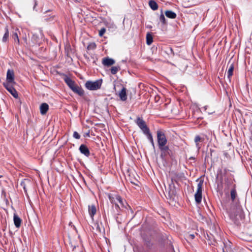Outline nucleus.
Instances as JSON below:
<instances>
[{
  "label": "nucleus",
  "mask_w": 252,
  "mask_h": 252,
  "mask_svg": "<svg viewBox=\"0 0 252 252\" xmlns=\"http://www.w3.org/2000/svg\"><path fill=\"white\" fill-rule=\"evenodd\" d=\"M229 217L234 223L237 225H239L241 221L244 219L245 215L239 203H236V205L231 206L229 211Z\"/></svg>",
  "instance_id": "f257e3e1"
},
{
  "label": "nucleus",
  "mask_w": 252,
  "mask_h": 252,
  "mask_svg": "<svg viewBox=\"0 0 252 252\" xmlns=\"http://www.w3.org/2000/svg\"><path fill=\"white\" fill-rule=\"evenodd\" d=\"M109 199L111 203L115 204V207L121 209V208H125V204H126V201L123 200L122 198L119 195H116L115 197H111L109 196Z\"/></svg>",
  "instance_id": "f03ea898"
},
{
  "label": "nucleus",
  "mask_w": 252,
  "mask_h": 252,
  "mask_svg": "<svg viewBox=\"0 0 252 252\" xmlns=\"http://www.w3.org/2000/svg\"><path fill=\"white\" fill-rule=\"evenodd\" d=\"M197 181H199V183L197 184V191L194 195V197L196 202L199 204L202 200V192L203 181L202 180L199 181V179H197Z\"/></svg>",
  "instance_id": "7ed1b4c3"
},
{
  "label": "nucleus",
  "mask_w": 252,
  "mask_h": 252,
  "mask_svg": "<svg viewBox=\"0 0 252 252\" xmlns=\"http://www.w3.org/2000/svg\"><path fill=\"white\" fill-rule=\"evenodd\" d=\"M101 83V81L100 80H96L94 82L88 81L85 83V87L90 90H96L100 88Z\"/></svg>",
  "instance_id": "20e7f679"
},
{
  "label": "nucleus",
  "mask_w": 252,
  "mask_h": 252,
  "mask_svg": "<svg viewBox=\"0 0 252 252\" xmlns=\"http://www.w3.org/2000/svg\"><path fill=\"white\" fill-rule=\"evenodd\" d=\"M157 134L158 147L166 145L167 143V140L164 133L161 130H158Z\"/></svg>",
  "instance_id": "39448f33"
},
{
  "label": "nucleus",
  "mask_w": 252,
  "mask_h": 252,
  "mask_svg": "<svg viewBox=\"0 0 252 252\" xmlns=\"http://www.w3.org/2000/svg\"><path fill=\"white\" fill-rule=\"evenodd\" d=\"M14 71L12 69H8L6 73V82L3 84H16V82L14 81Z\"/></svg>",
  "instance_id": "423d86ee"
},
{
  "label": "nucleus",
  "mask_w": 252,
  "mask_h": 252,
  "mask_svg": "<svg viewBox=\"0 0 252 252\" xmlns=\"http://www.w3.org/2000/svg\"><path fill=\"white\" fill-rule=\"evenodd\" d=\"M159 150L161 151L160 157L162 158H165L167 156H171L172 155V152L171 150L169 149V148L166 145L165 146H162L158 147Z\"/></svg>",
  "instance_id": "0eeeda50"
},
{
  "label": "nucleus",
  "mask_w": 252,
  "mask_h": 252,
  "mask_svg": "<svg viewBox=\"0 0 252 252\" xmlns=\"http://www.w3.org/2000/svg\"><path fill=\"white\" fill-rule=\"evenodd\" d=\"M135 123L137 125V126L139 127V128L142 130V131L143 132V133L148 129L149 128L146 125L145 121L143 120L142 118H141L140 117H138L136 119V120L135 121Z\"/></svg>",
  "instance_id": "6e6552de"
},
{
  "label": "nucleus",
  "mask_w": 252,
  "mask_h": 252,
  "mask_svg": "<svg viewBox=\"0 0 252 252\" xmlns=\"http://www.w3.org/2000/svg\"><path fill=\"white\" fill-rule=\"evenodd\" d=\"M5 89L11 94V95L15 98H18V92L14 89L13 85L14 84H3Z\"/></svg>",
  "instance_id": "1a4fd4ad"
},
{
  "label": "nucleus",
  "mask_w": 252,
  "mask_h": 252,
  "mask_svg": "<svg viewBox=\"0 0 252 252\" xmlns=\"http://www.w3.org/2000/svg\"><path fill=\"white\" fill-rule=\"evenodd\" d=\"M224 181V185L225 187L224 190H227V191L230 187L233 188V185H235L233 183L234 180H233L230 178L225 177Z\"/></svg>",
  "instance_id": "9d476101"
},
{
  "label": "nucleus",
  "mask_w": 252,
  "mask_h": 252,
  "mask_svg": "<svg viewBox=\"0 0 252 252\" xmlns=\"http://www.w3.org/2000/svg\"><path fill=\"white\" fill-rule=\"evenodd\" d=\"M79 151L80 153L85 156L88 157L90 155V151L86 145L84 144H81L79 147Z\"/></svg>",
  "instance_id": "9b49d317"
},
{
  "label": "nucleus",
  "mask_w": 252,
  "mask_h": 252,
  "mask_svg": "<svg viewBox=\"0 0 252 252\" xmlns=\"http://www.w3.org/2000/svg\"><path fill=\"white\" fill-rule=\"evenodd\" d=\"M115 63L114 60L108 57L103 58L102 60V64L105 66H109L114 64Z\"/></svg>",
  "instance_id": "f8f14e48"
},
{
  "label": "nucleus",
  "mask_w": 252,
  "mask_h": 252,
  "mask_svg": "<svg viewBox=\"0 0 252 252\" xmlns=\"http://www.w3.org/2000/svg\"><path fill=\"white\" fill-rule=\"evenodd\" d=\"M126 92V88L123 87L121 91L119 93V96L122 101H125L127 99V95Z\"/></svg>",
  "instance_id": "ddd939ff"
},
{
  "label": "nucleus",
  "mask_w": 252,
  "mask_h": 252,
  "mask_svg": "<svg viewBox=\"0 0 252 252\" xmlns=\"http://www.w3.org/2000/svg\"><path fill=\"white\" fill-rule=\"evenodd\" d=\"M49 109V106L46 103H43L40 106V111L42 115H45Z\"/></svg>",
  "instance_id": "4468645a"
},
{
  "label": "nucleus",
  "mask_w": 252,
  "mask_h": 252,
  "mask_svg": "<svg viewBox=\"0 0 252 252\" xmlns=\"http://www.w3.org/2000/svg\"><path fill=\"white\" fill-rule=\"evenodd\" d=\"M18 32L19 30L18 29H13L11 34L12 38L14 40L15 42H17L18 44L19 43V39L18 35Z\"/></svg>",
  "instance_id": "2eb2a0df"
},
{
  "label": "nucleus",
  "mask_w": 252,
  "mask_h": 252,
  "mask_svg": "<svg viewBox=\"0 0 252 252\" xmlns=\"http://www.w3.org/2000/svg\"><path fill=\"white\" fill-rule=\"evenodd\" d=\"M64 80L71 89L76 85L74 81L67 76L64 77Z\"/></svg>",
  "instance_id": "dca6fc26"
},
{
  "label": "nucleus",
  "mask_w": 252,
  "mask_h": 252,
  "mask_svg": "<svg viewBox=\"0 0 252 252\" xmlns=\"http://www.w3.org/2000/svg\"><path fill=\"white\" fill-rule=\"evenodd\" d=\"M236 188V185H233V188L231 189L230 191V196L232 201H234L236 199V197L237 196Z\"/></svg>",
  "instance_id": "f3484780"
},
{
  "label": "nucleus",
  "mask_w": 252,
  "mask_h": 252,
  "mask_svg": "<svg viewBox=\"0 0 252 252\" xmlns=\"http://www.w3.org/2000/svg\"><path fill=\"white\" fill-rule=\"evenodd\" d=\"M71 90H72L74 93L77 94L80 96H82L84 94V91L76 85H75L71 89Z\"/></svg>",
  "instance_id": "a211bd4d"
},
{
  "label": "nucleus",
  "mask_w": 252,
  "mask_h": 252,
  "mask_svg": "<svg viewBox=\"0 0 252 252\" xmlns=\"http://www.w3.org/2000/svg\"><path fill=\"white\" fill-rule=\"evenodd\" d=\"M96 211V207L94 204L89 205V213L93 219L94 215L95 214Z\"/></svg>",
  "instance_id": "6ab92c4d"
},
{
  "label": "nucleus",
  "mask_w": 252,
  "mask_h": 252,
  "mask_svg": "<svg viewBox=\"0 0 252 252\" xmlns=\"http://www.w3.org/2000/svg\"><path fill=\"white\" fill-rule=\"evenodd\" d=\"M13 220L15 226L17 228H19L20 226L21 223V219L17 215L14 214Z\"/></svg>",
  "instance_id": "aec40b11"
},
{
  "label": "nucleus",
  "mask_w": 252,
  "mask_h": 252,
  "mask_svg": "<svg viewBox=\"0 0 252 252\" xmlns=\"http://www.w3.org/2000/svg\"><path fill=\"white\" fill-rule=\"evenodd\" d=\"M165 14L167 17L171 19H175L177 16L176 14L171 10H166L165 12Z\"/></svg>",
  "instance_id": "412c9836"
},
{
  "label": "nucleus",
  "mask_w": 252,
  "mask_h": 252,
  "mask_svg": "<svg viewBox=\"0 0 252 252\" xmlns=\"http://www.w3.org/2000/svg\"><path fill=\"white\" fill-rule=\"evenodd\" d=\"M234 67V64L233 63L230 64L229 66L227 71V78L229 80V81H230V78L233 75Z\"/></svg>",
  "instance_id": "4be33fe9"
},
{
  "label": "nucleus",
  "mask_w": 252,
  "mask_h": 252,
  "mask_svg": "<svg viewBox=\"0 0 252 252\" xmlns=\"http://www.w3.org/2000/svg\"><path fill=\"white\" fill-rule=\"evenodd\" d=\"M149 5L150 8L153 10H156L158 9V5L157 3L154 0H150L149 1Z\"/></svg>",
  "instance_id": "5701e85b"
},
{
  "label": "nucleus",
  "mask_w": 252,
  "mask_h": 252,
  "mask_svg": "<svg viewBox=\"0 0 252 252\" xmlns=\"http://www.w3.org/2000/svg\"><path fill=\"white\" fill-rule=\"evenodd\" d=\"M30 183V181L28 179H24L21 182L20 185L23 188L25 192H27V186L29 185Z\"/></svg>",
  "instance_id": "b1692460"
},
{
  "label": "nucleus",
  "mask_w": 252,
  "mask_h": 252,
  "mask_svg": "<svg viewBox=\"0 0 252 252\" xmlns=\"http://www.w3.org/2000/svg\"><path fill=\"white\" fill-rule=\"evenodd\" d=\"M230 243L229 241L228 242H226V243H223L224 247L222 248L223 252H230L231 248L230 247Z\"/></svg>",
  "instance_id": "393cba45"
},
{
  "label": "nucleus",
  "mask_w": 252,
  "mask_h": 252,
  "mask_svg": "<svg viewBox=\"0 0 252 252\" xmlns=\"http://www.w3.org/2000/svg\"><path fill=\"white\" fill-rule=\"evenodd\" d=\"M5 32L2 37V41L3 42H6L7 41L9 37V32L8 30L7 26H6L5 28Z\"/></svg>",
  "instance_id": "a878e982"
},
{
  "label": "nucleus",
  "mask_w": 252,
  "mask_h": 252,
  "mask_svg": "<svg viewBox=\"0 0 252 252\" xmlns=\"http://www.w3.org/2000/svg\"><path fill=\"white\" fill-rule=\"evenodd\" d=\"M153 41V38L152 35L148 33L146 35V43L148 45H151Z\"/></svg>",
  "instance_id": "bb28decb"
},
{
  "label": "nucleus",
  "mask_w": 252,
  "mask_h": 252,
  "mask_svg": "<svg viewBox=\"0 0 252 252\" xmlns=\"http://www.w3.org/2000/svg\"><path fill=\"white\" fill-rule=\"evenodd\" d=\"M203 139H202L199 135H196L194 139V142L196 143V147L199 149L200 147L199 146L198 142L203 141Z\"/></svg>",
  "instance_id": "cd10ccee"
},
{
  "label": "nucleus",
  "mask_w": 252,
  "mask_h": 252,
  "mask_svg": "<svg viewBox=\"0 0 252 252\" xmlns=\"http://www.w3.org/2000/svg\"><path fill=\"white\" fill-rule=\"evenodd\" d=\"M120 69V66H112L111 68V72L112 74H115Z\"/></svg>",
  "instance_id": "c85d7f7f"
},
{
  "label": "nucleus",
  "mask_w": 252,
  "mask_h": 252,
  "mask_svg": "<svg viewBox=\"0 0 252 252\" xmlns=\"http://www.w3.org/2000/svg\"><path fill=\"white\" fill-rule=\"evenodd\" d=\"M144 133L147 136V138L150 141L152 140L153 138V136L152 134L150 132V130L148 129L146 131L144 132Z\"/></svg>",
  "instance_id": "c756f323"
},
{
  "label": "nucleus",
  "mask_w": 252,
  "mask_h": 252,
  "mask_svg": "<svg viewBox=\"0 0 252 252\" xmlns=\"http://www.w3.org/2000/svg\"><path fill=\"white\" fill-rule=\"evenodd\" d=\"M159 19H160V21L163 23V24H165L166 23V20H165V18L163 15V13H161L160 15V17H159Z\"/></svg>",
  "instance_id": "7c9ffc66"
},
{
  "label": "nucleus",
  "mask_w": 252,
  "mask_h": 252,
  "mask_svg": "<svg viewBox=\"0 0 252 252\" xmlns=\"http://www.w3.org/2000/svg\"><path fill=\"white\" fill-rule=\"evenodd\" d=\"M105 32L106 29L104 28H101L99 32V35L100 36H102Z\"/></svg>",
  "instance_id": "2f4dec72"
},
{
  "label": "nucleus",
  "mask_w": 252,
  "mask_h": 252,
  "mask_svg": "<svg viewBox=\"0 0 252 252\" xmlns=\"http://www.w3.org/2000/svg\"><path fill=\"white\" fill-rule=\"evenodd\" d=\"M73 136L74 138L79 139L80 138V135L77 131H74L73 132Z\"/></svg>",
  "instance_id": "473e14b6"
},
{
  "label": "nucleus",
  "mask_w": 252,
  "mask_h": 252,
  "mask_svg": "<svg viewBox=\"0 0 252 252\" xmlns=\"http://www.w3.org/2000/svg\"><path fill=\"white\" fill-rule=\"evenodd\" d=\"M203 108L204 109V110L207 112L209 114H213L214 112V111H211V110H209V111H207V106H205L203 107Z\"/></svg>",
  "instance_id": "72a5a7b5"
},
{
  "label": "nucleus",
  "mask_w": 252,
  "mask_h": 252,
  "mask_svg": "<svg viewBox=\"0 0 252 252\" xmlns=\"http://www.w3.org/2000/svg\"><path fill=\"white\" fill-rule=\"evenodd\" d=\"M203 108L204 109V110L207 112L209 114H213L214 112V111H211V110H209V111H207V106H205L203 107Z\"/></svg>",
  "instance_id": "f704fd0d"
},
{
  "label": "nucleus",
  "mask_w": 252,
  "mask_h": 252,
  "mask_svg": "<svg viewBox=\"0 0 252 252\" xmlns=\"http://www.w3.org/2000/svg\"><path fill=\"white\" fill-rule=\"evenodd\" d=\"M95 47H96L95 44L94 43H93L92 44H91V45H89L88 47V49H90V48L94 49V48H95Z\"/></svg>",
  "instance_id": "c9c22d12"
},
{
  "label": "nucleus",
  "mask_w": 252,
  "mask_h": 252,
  "mask_svg": "<svg viewBox=\"0 0 252 252\" xmlns=\"http://www.w3.org/2000/svg\"><path fill=\"white\" fill-rule=\"evenodd\" d=\"M194 238V234H189V238H190L191 239H193Z\"/></svg>",
  "instance_id": "e433bc0d"
},
{
  "label": "nucleus",
  "mask_w": 252,
  "mask_h": 252,
  "mask_svg": "<svg viewBox=\"0 0 252 252\" xmlns=\"http://www.w3.org/2000/svg\"><path fill=\"white\" fill-rule=\"evenodd\" d=\"M150 142L151 143V144H152V146H153V148H155V144H154V140H153V139L152 140H150Z\"/></svg>",
  "instance_id": "4c0bfd02"
},
{
  "label": "nucleus",
  "mask_w": 252,
  "mask_h": 252,
  "mask_svg": "<svg viewBox=\"0 0 252 252\" xmlns=\"http://www.w3.org/2000/svg\"><path fill=\"white\" fill-rule=\"evenodd\" d=\"M86 135H87V136H90L89 132H88V133H86Z\"/></svg>",
  "instance_id": "58836bf2"
},
{
  "label": "nucleus",
  "mask_w": 252,
  "mask_h": 252,
  "mask_svg": "<svg viewBox=\"0 0 252 252\" xmlns=\"http://www.w3.org/2000/svg\"><path fill=\"white\" fill-rule=\"evenodd\" d=\"M36 5V2L35 1V5H34V7Z\"/></svg>",
  "instance_id": "ea45409f"
},
{
  "label": "nucleus",
  "mask_w": 252,
  "mask_h": 252,
  "mask_svg": "<svg viewBox=\"0 0 252 252\" xmlns=\"http://www.w3.org/2000/svg\"><path fill=\"white\" fill-rule=\"evenodd\" d=\"M2 177V176H1V175H0V178H1V177Z\"/></svg>",
  "instance_id": "a19ab883"
}]
</instances>
